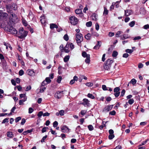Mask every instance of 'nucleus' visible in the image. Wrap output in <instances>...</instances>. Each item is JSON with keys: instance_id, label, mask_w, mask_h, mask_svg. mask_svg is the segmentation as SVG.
Listing matches in <instances>:
<instances>
[{"instance_id": "31", "label": "nucleus", "mask_w": 149, "mask_h": 149, "mask_svg": "<svg viewBox=\"0 0 149 149\" xmlns=\"http://www.w3.org/2000/svg\"><path fill=\"white\" fill-rule=\"evenodd\" d=\"M46 87L44 86H42L41 85L40 90V92L42 93L44 92V91L46 89Z\"/></svg>"}, {"instance_id": "40", "label": "nucleus", "mask_w": 149, "mask_h": 149, "mask_svg": "<svg viewBox=\"0 0 149 149\" xmlns=\"http://www.w3.org/2000/svg\"><path fill=\"white\" fill-rule=\"evenodd\" d=\"M122 32L121 31H118L116 34V37H118L121 34Z\"/></svg>"}, {"instance_id": "58", "label": "nucleus", "mask_w": 149, "mask_h": 149, "mask_svg": "<svg viewBox=\"0 0 149 149\" xmlns=\"http://www.w3.org/2000/svg\"><path fill=\"white\" fill-rule=\"evenodd\" d=\"M59 112L60 115L61 116H63L64 115V110H61L59 111Z\"/></svg>"}, {"instance_id": "13", "label": "nucleus", "mask_w": 149, "mask_h": 149, "mask_svg": "<svg viewBox=\"0 0 149 149\" xmlns=\"http://www.w3.org/2000/svg\"><path fill=\"white\" fill-rule=\"evenodd\" d=\"M2 62L3 68L5 70H6L7 69V66L6 61L5 60H3L2 61Z\"/></svg>"}, {"instance_id": "44", "label": "nucleus", "mask_w": 149, "mask_h": 149, "mask_svg": "<svg viewBox=\"0 0 149 149\" xmlns=\"http://www.w3.org/2000/svg\"><path fill=\"white\" fill-rule=\"evenodd\" d=\"M108 14V10L105 7H104V10L103 12V14L107 15Z\"/></svg>"}, {"instance_id": "51", "label": "nucleus", "mask_w": 149, "mask_h": 149, "mask_svg": "<svg viewBox=\"0 0 149 149\" xmlns=\"http://www.w3.org/2000/svg\"><path fill=\"white\" fill-rule=\"evenodd\" d=\"M34 110L32 108L30 107L29 109V114L31 113Z\"/></svg>"}, {"instance_id": "2", "label": "nucleus", "mask_w": 149, "mask_h": 149, "mask_svg": "<svg viewBox=\"0 0 149 149\" xmlns=\"http://www.w3.org/2000/svg\"><path fill=\"white\" fill-rule=\"evenodd\" d=\"M27 33L28 32L25 31L23 28H20L19 29L18 37L22 39L26 36Z\"/></svg>"}, {"instance_id": "45", "label": "nucleus", "mask_w": 149, "mask_h": 149, "mask_svg": "<svg viewBox=\"0 0 149 149\" xmlns=\"http://www.w3.org/2000/svg\"><path fill=\"white\" fill-rule=\"evenodd\" d=\"M25 97H27L26 95L25 94H20L19 95V98H23V99H24V98Z\"/></svg>"}, {"instance_id": "42", "label": "nucleus", "mask_w": 149, "mask_h": 149, "mask_svg": "<svg viewBox=\"0 0 149 149\" xmlns=\"http://www.w3.org/2000/svg\"><path fill=\"white\" fill-rule=\"evenodd\" d=\"M63 38L66 41H67L68 40L69 38L67 34H66L64 36Z\"/></svg>"}, {"instance_id": "53", "label": "nucleus", "mask_w": 149, "mask_h": 149, "mask_svg": "<svg viewBox=\"0 0 149 149\" xmlns=\"http://www.w3.org/2000/svg\"><path fill=\"white\" fill-rule=\"evenodd\" d=\"M125 89H123L122 90L121 94L120 95V96L121 97H123L124 96L125 94Z\"/></svg>"}, {"instance_id": "56", "label": "nucleus", "mask_w": 149, "mask_h": 149, "mask_svg": "<svg viewBox=\"0 0 149 149\" xmlns=\"http://www.w3.org/2000/svg\"><path fill=\"white\" fill-rule=\"evenodd\" d=\"M58 125V123L57 121H55L53 123V127H56Z\"/></svg>"}, {"instance_id": "25", "label": "nucleus", "mask_w": 149, "mask_h": 149, "mask_svg": "<svg viewBox=\"0 0 149 149\" xmlns=\"http://www.w3.org/2000/svg\"><path fill=\"white\" fill-rule=\"evenodd\" d=\"M90 55H87V57L85 60V62L87 63H89L90 61Z\"/></svg>"}, {"instance_id": "32", "label": "nucleus", "mask_w": 149, "mask_h": 149, "mask_svg": "<svg viewBox=\"0 0 149 149\" xmlns=\"http://www.w3.org/2000/svg\"><path fill=\"white\" fill-rule=\"evenodd\" d=\"M62 68V67L60 66L59 65L58 66V73L59 74H61L62 73V71L61 69V68Z\"/></svg>"}, {"instance_id": "60", "label": "nucleus", "mask_w": 149, "mask_h": 149, "mask_svg": "<svg viewBox=\"0 0 149 149\" xmlns=\"http://www.w3.org/2000/svg\"><path fill=\"white\" fill-rule=\"evenodd\" d=\"M26 122V120L24 118L22 119L21 122V125H24Z\"/></svg>"}, {"instance_id": "27", "label": "nucleus", "mask_w": 149, "mask_h": 149, "mask_svg": "<svg viewBox=\"0 0 149 149\" xmlns=\"http://www.w3.org/2000/svg\"><path fill=\"white\" fill-rule=\"evenodd\" d=\"M91 34L89 33H88L85 36V38L87 40H89L90 39L91 37Z\"/></svg>"}, {"instance_id": "11", "label": "nucleus", "mask_w": 149, "mask_h": 149, "mask_svg": "<svg viewBox=\"0 0 149 149\" xmlns=\"http://www.w3.org/2000/svg\"><path fill=\"white\" fill-rule=\"evenodd\" d=\"M113 105H108L105 107L103 110V112H108L109 111L111 110L113 107Z\"/></svg>"}, {"instance_id": "43", "label": "nucleus", "mask_w": 149, "mask_h": 149, "mask_svg": "<svg viewBox=\"0 0 149 149\" xmlns=\"http://www.w3.org/2000/svg\"><path fill=\"white\" fill-rule=\"evenodd\" d=\"M86 85L88 87H91L93 86V84L92 83L88 82L86 84Z\"/></svg>"}, {"instance_id": "5", "label": "nucleus", "mask_w": 149, "mask_h": 149, "mask_svg": "<svg viewBox=\"0 0 149 149\" xmlns=\"http://www.w3.org/2000/svg\"><path fill=\"white\" fill-rule=\"evenodd\" d=\"M7 31L13 34H17V31L16 29L12 26H10L9 27H8Z\"/></svg>"}, {"instance_id": "1", "label": "nucleus", "mask_w": 149, "mask_h": 149, "mask_svg": "<svg viewBox=\"0 0 149 149\" xmlns=\"http://www.w3.org/2000/svg\"><path fill=\"white\" fill-rule=\"evenodd\" d=\"M10 9L8 8L7 9V12L9 14V23L10 24H13L17 19V17L16 15L13 12H12L10 10Z\"/></svg>"}, {"instance_id": "38", "label": "nucleus", "mask_w": 149, "mask_h": 149, "mask_svg": "<svg viewBox=\"0 0 149 149\" xmlns=\"http://www.w3.org/2000/svg\"><path fill=\"white\" fill-rule=\"evenodd\" d=\"M114 137L115 136L114 134H109L108 136V138L109 140H111L113 139Z\"/></svg>"}, {"instance_id": "9", "label": "nucleus", "mask_w": 149, "mask_h": 149, "mask_svg": "<svg viewBox=\"0 0 149 149\" xmlns=\"http://www.w3.org/2000/svg\"><path fill=\"white\" fill-rule=\"evenodd\" d=\"M120 90V88L119 87H116L114 88L113 91L115 93L114 95L116 97H118L120 95V93L119 92Z\"/></svg>"}, {"instance_id": "24", "label": "nucleus", "mask_w": 149, "mask_h": 149, "mask_svg": "<svg viewBox=\"0 0 149 149\" xmlns=\"http://www.w3.org/2000/svg\"><path fill=\"white\" fill-rule=\"evenodd\" d=\"M82 56L84 58H87V55L88 56L90 55L89 54H87L84 51L82 53Z\"/></svg>"}, {"instance_id": "18", "label": "nucleus", "mask_w": 149, "mask_h": 149, "mask_svg": "<svg viewBox=\"0 0 149 149\" xmlns=\"http://www.w3.org/2000/svg\"><path fill=\"white\" fill-rule=\"evenodd\" d=\"M27 97H25L24 98V99H23L19 101V104L20 105L23 104V102L26 101L27 100Z\"/></svg>"}, {"instance_id": "64", "label": "nucleus", "mask_w": 149, "mask_h": 149, "mask_svg": "<svg viewBox=\"0 0 149 149\" xmlns=\"http://www.w3.org/2000/svg\"><path fill=\"white\" fill-rule=\"evenodd\" d=\"M143 28L145 29H149V25L148 24H147L143 26Z\"/></svg>"}, {"instance_id": "34", "label": "nucleus", "mask_w": 149, "mask_h": 149, "mask_svg": "<svg viewBox=\"0 0 149 149\" xmlns=\"http://www.w3.org/2000/svg\"><path fill=\"white\" fill-rule=\"evenodd\" d=\"M130 10H126L125 11V14L126 16H128L130 15Z\"/></svg>"}, {"instance_id": "54", "label": "nucleus", "mask_w": 149, "mask_h": 149, "mask_svg": "<svg viewBox=\"0 0 149 149\" xmlns=\"http://www.w3.org/2000/svg\"><path fill=\"white\" fill-rule=\"evenodd\" d=\"M134 102V100L133 99H130L128 100V103L130 104H132Z\"/></svg>"}, {"instance_id": "57", "label": "nucleus", "mask_w": 149, "mask_h": 149, "mask_svg": "<svg viewBox=\"0 0 149 149\" xmlns=\"http://www.w3.org/2000/svg\"><path fill=\"white\" fill-rule=\"evenodd\" d=\"M149 141V139H147L145 141H144L143 142H142L141 143L140 145L139 146H141L144 145L146 143H147V141Z\"/></svg>"}, {"instance_id": "15", "label": "nucleus", "mask_w": 149, "mask_h": 149, "mask_svg": "<svg viewBox=\"0 0 149 149\" xmlns=\"http://www.w3.org/2000/svg\"><path fill=\"white\" fill-rule=\"evenodd\" d=\"M7 136L10 138H13L14 136V134L12 132L9 131L7 133Z\"/></svg>"}, {"instance_id": "14", "label": "nucleus", "mask_w": 149, "mask_h": 149, "mask_svg": "<svg viewBox=\"0 0 149 149\" xmlns=\"http://www.w3.org/2000/svg\"><path fill=\"white\" fill-rule=\"evenodd\" d=\"M40 22L42 24H45L46 22V19L44 15H42L40 18Z\"/></svg>"}, {"instance_id": "10", "label": "nucleus", "mask_w": 149, "mask_h": 149, "mask_svg": "<svg viewBox=\"0 0 149 149\" xmlns=\"http://www.w3.org/2000/svg\"><path fill=\"white\" fill-rule=\"evenodd\" d=\"M83 102L81 104L85 107H89L90 106L89 101L86 98L83 99Z\"/></svg>"}, {"instance_id": "63", "label": "nucleus", "mask_w": 149, "mask_h": 149, "mask_svg": "<svg viewBox=\"0 0 149 149\" xmlns=\"http://www.w3.org/2000/svg\"><path fill=\"white\" fill-rule=\"evenodd\" d=\"M102 88L103 90L104 91H107L108 90V89H107V87L105 85H102Z\"/></svg>"}, {"instance_id": "55", "label": "nucleus", "mask_w": 149, "mask_h": 149, "mask_svg": "<svg viewBox=\"0 0 149 149\" xmlns=\"http://www.w3.org/2000/svg\"><path fill=\"white\" fill-rule=\"evenodd\" d=\"M62 79V77L61 76H59L57 79V82L58 83H60L61 82V81Z\"/></svg>"}, {"instance_id": "22", "label": "nucleus", "mask_w": 149, "mask_h": 149, "mask_svg": "<svg viewBox=\"0 0 149 149\" xmlns=\"http://www.w3.org/2000/svg\"><path fill=\"white\" fill-rule=\"evenodd\" d=\"M75 12L77 14H81L82 13V10L81 9H77L75 10Z\"/></svg>"}, {"instance_id": "49", "label": "nucleus", "mask_w": 149, "mask_h": 149, "mask_svg": "<svg viewBox=\"0 0 149 149\" xmlns=\"http://www.w3.org/2000/svg\"><path fill=\"white\" fill-rule=\"evenodd\" d=\"M24 74V72L22 70H20L19 72V74L20 76Z\"/></svg>"}, {"instance_id": "52", "label": "nucleus", "mask_w": 149, "mask_h": 149, "mask_svg": "<svg viewBox=\"0 0 149 149\" xmlns=\"http://www.w3.org/2000/svg\"><path fill=\"white\" fill-rule=\"evenodd\" d=\"M92 18L94 20L96 21L97 20L96 15L95 14L93 15Z\"/></svg>"}, {"instance_id": "28", "label": "nucleus", "mask_w": 149, "mask_h": 149, "mask_svg": "<svg viewBox=\"0 0 149 149\" xmlns=\"http://www.w3.org/2000/svg\"><path fill=\"white\" fill-rule=\"evenodd\" d=\"M118 54V53L116 51H114L113 52L112 56L113 57H116Z\"/></svg>"}, {"instance_id": "29", "label": "nucleus", "mask_w": 149, "mask_h": 149, "mask_svg": "<svg viewBox=\"0 0 149 149\" xmlns=\"http://www.w3.org/2000/svg\"><path fill=\"white\" fill-rule=\"evenodd\" d=\"M136 81L134 79H132L130 82V83L132 84L133 85H134L136 83Z\"/></svg>"}, {"instance_id": "39", "label": "nucleus", "mask_w": 149, "mask_h": 149, "mask_svg": "<svg viewBox=\"0 0 149 149\" xmlns=\"http://www.w3.org/2000/svg\"><path fill=\"white\" fill-rule=\"evenodd\" d=\"M87 96L88 97L92 99H93L95 98V97L92 94L90 93L88 94Z\"/></svg>"}, {"instance_id": "50", "label": "nucleus", "mask_w": 149, "mask_h": 149, "mask_svg": "<svg viewBox=\"0 0 149 149\" xmlns=\"http://www.w3.org/2000/svg\"><path fill=\"white\" fill-rule=\"evenodd\" d=\"M21 119V118L20 117H17L15 119V122L16 123H17Z\"/></svg>"}, {"instance_id": "35", "label": "nucleus", "mask_w": 149, "mask_h": 149, "mask_svg": "<svg viewBox=\"0 0 149 149\" xmlns=\"http://www.w3.org/2000/svg\"><path fill=\"white\" fill-rule=\"evenodd\" d=\"M88 127L89 130L90 131H91L94 129V127L92 125H88Z\"/></svg>"}, {"instance_id": "47", "label": "nucleus", "mask_w": 149, "mask_h": 149, "mask_svg": "<svg viewBox=\"0 0 149 149\" xmlns=\"http://www.w3.org/2000/svg\"><path fill=\"white\" fill-rule=\"evenodd\" d=\"M31 86H28L26 87V88L25 89V91H28L29 90H31Z\"/></svg>"}, {"instance_id": "33", "label": "nucleus", "mask_w": 149, "mask_h": 149, "mask_svg": "<svg viewBox=\"0 0 149 149\" xmlns=\"http://www.w3.org/2000/svg\"><path fill=\"white\" fill-rule=\"evenodd\" d=\"M92 25V22L91 21H89V22H88L86 23V25L88 27H89L91 26Z\"/></svg>"}, {"instance_id": "30", "label": "nucleus", "mask_w": 149, "mask_h": 149, "mask_svg": "<svg viewBox=\"0 0 149 149\" xmlns=\"http://www.w3.org/2000/svg\"><path fill=\"white\" fill-rule=\"evenodd\" d=\"M135 21H132L129 24V26L131 27H133L134 26L135 24Z\"/></svg>"}, {"instance_id": "12", "label": "nucleus", "mask_w": 149, "mask_h": 149, "mask_svg": "<svg viewBox=\"0 0 149 149\" xmlns=\"http://www.w3.org/2000/svg\"><path fill=\"white\" fill-rule=\"evenodd\" d=\"M61 130L62 132H68L69 131V128L65 125H64L62 127Z\"/></svg>"}, {"instance_id": "7", "label": "nucleus", "mask_w": 149, "mask_h": 149, "mask_svg": "<svg viewBox=\"0 0 149 149\" xmlns=\"http://www.w3.org/2000/svg\"><path fill=\"white\" fill-rule=\"evenodd\" d=\"M8 8L10 9V10L12 11V12H13V10H17V6L15 3L13 4L11 6L9 5H7L6 7L7 11Z\"/></svg>"}, {"instance_id": "23", "label": "nucleus", "mask_w": 149, "mask_h": 149, "mask_svg": "<svg viewBox=\"0 0 149 149\" xmlns=\"http://www.w3.org/2000/svg\"><path fill=\"white\" fill-rule=\"evenodd\" d=\"M70 56L69 55L65 56L63 59L64 61L65 62H67L69 60Z\"/></svg>"}, {"instance_id": "61", "label": "nucleus", "mask_w": 149, "mask_h": 149, "mask_svg": "<svg viewBox=\"0 0 149 149\" xmlns=\"http://www.w3.org/2000/svg\"><path fill=\"white\" fill-rule=\"evenodd\" d=\"M48 127H44L42 130V133H44L46 131V130L47 129H48Z\"/></svg>"}, {"instance_id": "26", "label": "nucleus", "mask_w": 149, "mask_h": 149, "mask_svg": "<svg viewBox=\"0 0 149 149\" xmlns=\"http://www.w3.org/2000/svg\"><path fill=\"white\" fill-rule=\"evenodd\" d=\"M104 68L105 70H108L110 68L111 66L106 63H105L104 65Z\"/></svg>"}, {"instance_id": "21", "label": "nucleus", "mask_w": 149, "mask_h": 149, "mask_svg": "<svg viewBox=\"0 0 149 149\" xmlns=\"http://www.w3.org/2000/svg\"><path fill=\"white\" fill-rule=\"evenodd\" d=\"M67 45H68V47H70L71 50L73 49L74 48V45L71 43H67Z\"/></svg>"}, {"instance_id": "16", "label": "nucleus", "mask_w": 149, "mask_h": 149, "mask_svg": "<svg viewBox=\"0 0 149 149\" xmlns=\"http://www.w3.org/2000/svg\"><path fill=\"white\" fill-rule=\"evenodd\" d=\"M113 62V60H111L110 59H108L106 61L105 63L111 66V65Z\"/></svg>"}, {"instance_id": "59", "label": "nucleus", "mask_w": 149, "mask_h": 149, "mask_svg": "<svg viewBox=\"0 0 149 149\" xmlns=\"http://www.w3.org/2000/svg\"><path fill=\"white\" fill-rule=\"evenodd\" d=\"M47 136L46 135H45V136H43L41 140V142L42 143H43V142H45V140L46 139V138H47Z\"/></svg>"}, {"instance_id": "3", "label": "nucleus", "mask_w": 149, "mask_h": 149, "mask_svg": "<svg viewBox=\"0 0 149 149\" xmlns=\"http://www.w3.org/2000/svg\"><path fill=\"white\" fill-rule=\"evenodd\" d=\"M75 40L78 45L81 46V42L83 41V35L81 33H77L75 35Z\"/></svg>"}, {"instance_id": "62", "label": "nucleus", "mask_w": 149, "mask_h": 149, "mask_svg": "<svg viewBox=\"0 0 149 149\" xmlns=\"http://www.w3.org/2000/svg\"><path fill=\"white\" fill-rule=\"evenodd\" d=\"M22 23L25 26H27V22L25 20H23L22 21Z\"/></svg>"}, {"instance_id": "48", "label": "nucleus", "mask_w": 149, "mask_h": 149, "mask_svg": "<svg viewBox=\"0 0 149 149\" xmlns=\"http://www.w3.org/2000/svg\"><path fill=\"white\" fill-rule=\"evenodd\" d=\"M116 112L114 110H113L111 111L110 112L109 114L111 115L114 116L116 114Z\"/></svg>"}, {"instance_id": "4", "label": "nucleus", "mask_w": 149, "mask_h": 149, "mask_svg": "<svg viewBox=\"0 0 149 149\" xmlns=\"http://www.w3.org/2000/svg\"><path fill=\"white\" fill-rule=\"evenodd\" d=\"M70 23L74 25H76L78 23V20L75 17L72 16L69 18Z\"/></svg>"}, {"instance_id": "8", "label": "nucleus", "mask_w": 149, "mask_h": 149, "mask_svg": "<svg viewBox=\"0 0 149 149\" xmlns=\"http://www.w3.org/2000/svg\"><path fill=\"white\" fill-rule=\"evenodd\" d=\"M63 91H56L54 95V97L57 99H60L63 96Z\"/></svg>"}, {"instance_id": "41", "label": "nucleus", "mask_w": 149, "mask_h": 149, "mask_svg": "<svg viewBox=\"0 0 149 149\" xmlns=\"http://www.w3.org/2000/svg\"><path fill=\"white\" fill-rule=\"evenodd\" d=\"M9 118H7L5 119H4L2 122V123L3 124L5 123L6 122H8V120H9Z\"/></svg>"}, {"instance_id": "6", "label": "nucleus", "mask_w": 149, "mask_h": 149, "mask_svg": "<svg viewBox=\"0 0 149 149\" xmlns=\"http://www.w3.org/2000/svg\"><path fill=\"white\" fill-rule=\"evenodd\" d=\"M8 16V14L6 13L0 12V20L1 21L6 20Z\"/></svg>"}, {"instance_id": "46", "label": "nucleus", "mask_w": 149, "mask_h": 149, "mask_svg": "<svg viewBox=\"0 0 149 149\" xmlns=\"http://www.w3.org/2000/svg\"><path fill=\"white\" fill-rule=\"evenodd\" d=\"M125 52L129 54H131L133 52V50L132 49H127L126 50Z\"/></svg>"}, {"instance_id": "37", "label": "nucleus", "mask_w": 149, "mask_h": 149, "mask_svg": "<svg viewBox=\"0 0 149 149\" xmlns=\"http://www.w3.org/2000/svg\"><path fill=\"white\" fill-rule=\"evenodd\" d=\"M45 80L46 81V82L47 83V84L50 83L51 81L50 80V79L48 77H46Z\"/></svg>"}, {"instance_id": "20", "label": "nucleus", "mask_w": 149, "mask_h": 149, "mask_svg": "<svg viewBox=\"0 0 149 149\" xmlns=\"http://www.w3.org/2000/svg\"><path fill=\"white\" fill-rule=\"evenodd\" d=\"M69 47H68V45L67 44L63 49V51L66 53L69 52V51L68 50Z\"/></svg>"}, {"instance_id": "19", "label": "nucleus", "mask_w": 149, "mask_h": 149, "mask_svg": "<svg viewBox=\"0 0 149 149\" xmlns=\"http://www.w3.org/2000/svg\"><path fill=\"white\" fill-rule=\"evenodd\" d=\"M50 28L51 29H53L54 28L57 29L58 28V26L55 24H51L50 25Z\"/></svg>"}, {"instance_id": "36", "label": "nucleus", "mask_w": 149, "mask_h": 149, "mask_svg": "<svg viewBox=\"0 0 149 149\" xmlns=\"http://www.w3.org/2000/svg\"><path fill=\"white\" fill-rule=\"evenodd\" d=\"M87 112L86 110H81L80 112L82 116H84L85 115Z\"/></svg>"}, {"instance_id": "17", "label": "nucleus", "mask_w": 149, "mask_h": 149, "mask_svg": "<svg viewBox=\"0 0 149 149\" xmlns=\"http://www.w3.org/2000/svg\"><path fill=\"white\" fill-rule=\"evenodd\" d=\"M28 74L31 76H33L34 75V72L32 70H27Z\"/></svg>"}]
</instances>
